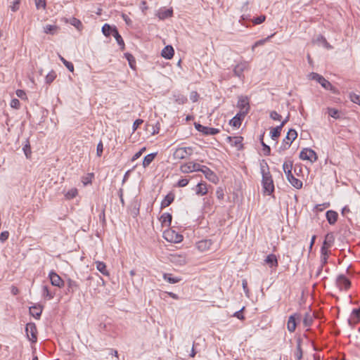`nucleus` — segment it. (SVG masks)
I'll return each instance as SVG.
<instances>
[{
    "mask_svg": "<svg viewBox=\"0 0 360 360\" xmlns=\"http://www.w3.org/2000/svg\"><path fill=\"white\" fill-rule=\"evenodd\" d=\"M260 170L262 176V185L263 192L266 195H271L274 191V184L272 176L269 171V166L265 160L260 163Z\"/></svg>",
    "mask_w": 360,
    "mask_h": 360,
    "instance_id": "f257e3e1",
    "label": "nucleus"
},
{
    "mask_svg": "<svg viewBox=\"0 0 360 360\" xmlns=\"http://www.w3.org/2000/svg\"><path fill=\"white\" fill-rule=\"evenodd\" d=\"M297 137V131L293 129H289V131H288V133L285 136V138L283 140V141L278 148V152L281 153V151H284V150L288 149L290 147L293 141H295Z\"/></svg>",
    "mask_w": 360,
    "mask_h": 360,
    "instance_id": "f03ea898",
    "label": "nucleus"
},
{
    "mask_svg": "<svg viewBox=\"0 0 360 360\" xmlns=\"http://www.w3.org/2000/svg\"><path fill=\"white\" fill-rule=\"evenodd\" d=\"M310 77L313 80L317 81L325 89L330 90L333 93L336 92V89L330 82L326 79L323 76L316 72H311Z\"/></svg>",
    "mask_w": 360,
    "mask_h": 360,
    "instance_id": "7ed1b4c3",
    "label": "nucleus"
},
{
    "mask_svg": "<svg viewBox=\"0 0 360 360\" xmlns=\"http://www.w3.org/2000/svg\"><path fill=\"white\" fill-rule=\"evenodd\" d=\"M163 236L165 240L171 243H177L183 240V236L172 229L164 231Z\"/></svg>",
    "mask_w": 360,
    "mask_h": 360,
    "instance_id": "20e7f679",
    "label": "nucleus"
},
{
    "mask_svg": "<svg viewBox=\"0 0 360 360\" xmlns=\"http://www.w3.org/2000/svg\"><path fill=\"white\" fill-rule=\"evenodd\" d=\"M192 147H183L176 148L174 151L173 156L176 160H182L188 156H191L193 153Z\"/></svg>",
    "mask_w": 360,
    "mask_h": 360,
    "instance_id": "39448f33",
    "label": "nucleus"
},
{
    "mask_svg": "<svg viewBox=\"0 0 360 360\" xmlns=\"http://www.w3.org/2000/svg\"><path fill=\"white\" fill-rule=\"evenodd\" d=\"M25 332L27 336L32 342H36L37 340V329L35 323H28L25 327Z\"/></svg>",
    "mask_w": 360,
    "mask_h": 360,
    "instance_id": "423d86ee",
    "label": "nucleus"
},
{
    "mask_svg": "<svg viewBox=\"0 0 360 360\" xmlns=\"http://www.w3.org/2000/svg\"><path fill=\"white\" fill-rule=\"evenodd\" d=\"M300 158L304 160H309L311 162L318 159L316 153L311 148H304L300 153Z\"/></svg>",
    "mask_w": 360,
    "mask_h": 360,
    "instance_id": "0eeeda50",
    "label": "nucleus"
},
{
    "mask_svg": "<svg viewBox=\"0 0 360 360\" xmlns=\"http://www.w3.org/2000/svg\"><path fill=\"white\" fill-rule=\"evenodd\" d=\"M194 126L196 130L201 132L203 135H215L219 133L220 130L217 128L205 127L200 123L195 122Z\"/></svg>",
    "mask_w": 360,
    "mask_h": 360,
    "instance_id": "6e6552de",
    "label": "nucleus"
},
{
    "mask_svg": "<svg viewBox=\"0 0 360 360\" xmlns=\"http://www.w3.org/2000/svg\"><path fill=\"white\" fill-rule=\"evenodd\" d=\"M335 283L340 290H347L351 287L350 281L343 274L338 276Z\"/></svg>",
    "mask_w": 360,
    "mask_h": 360,
    "instance_id": "1a4fd4ad",
    "label": "nucleus"
},
{
    "mask_svg": "<svg viewBox=\"0 0 360 360\" xmlns=\"http://www.w3.org/2000/svg\"><path fill=\"white\" fill-rule=\"evenodd\" d=\"M202 165L195 162H188L181 166V171L183 173H190L195 171H200Z\"/></svg>",
    "mask_w": 360,
    "mask_h": 360,
    "instance_id": "9d476101",
    "label": "nucleus"
},
{
    "mask_svg": "<svg viewBox=\"0 0 360 360\" xmlns=\"http://www.w3.org/2000/svg\"><path fill=\"white\" fill-rule=\"evenodd\" d=\"M301 319V315L300 314L295 313L289 316L288 323H287V328L290 332L292 333L295 330L297 326V320H300Z\"/></svg>",
    "mask_w": 360,
    "mask_h": 360,
    "instance_id": "9b49d317",
    "label": "nucleus"
},
{
    "mask_svg": "<svg viewBox=\"0 0 360 360\" xmlns=\"http://www.w3.org/2000/svg\"><path fill=\"white\" fill-rule=\"evenodd\" d=\"M49 277L51 285L58 288H62L64 285V281L55 271H51L49 274Z\"/></svg>",
    "mask_w": 360,
    "mask_h": 360,
    "instance_id": "f8f14e48",
    "label": "nucleus"
},
{
    "mask_svg": "<svg viewBox=\"0 0 360 360\" xmlns=\"http://www.w3.org/2000/svg\"><path fill=\"white\" fill-rule=\"evenodd\" d=\"M243 138L242 136H227L226 141L229 143L231 146L236 147L237 150H241L243 148L242 141Z\"/></svg>",
    "mask_w": 360,
    "mask_h": 360,
    "instance_id": "ddd939ff",
    "label": "nucleus"
},
{
    "mask_svg": "<svg viewBox=\"0 0 360 360\" xmlns=\"http://www.w3.org/2000/svg\"><path fill=\"white\" fill-rule=\"evenodd\" d=\"M200 172H202L205 177L212 183H216L218 180L217 175L209 167L202 165Z\"/></svg>",
    "mask_w": 360,
    "mask_h": 360,
    "instance_id": "4468645a",
    "label": "nucleus"
},
{
    "mask_svg": "<svg viewBox=\"0 0 360 360\" xmlns=\"http://www.w3.org/2000/svg\"><path fill=\"white\" fill-rule=\"evenodd\" d=\"M237 108L240 109V110L242 111H247V112H249L250 110V104H249V100L247 96H240L238 98V101L237 103Z\"/></svg>",
    "mask_w": 360,
    "mask_h": 360,
    "instance_id": "2eb2a0df",
    "label": "nucleus"
},
{
    "mask_svg": "<svg viewBox=\"0 0 360 360\" xmlns=\"http://www.w3.org/2000/svg\"><path fill=\"white\" fill-rule=\"evenodd\" d=\"M286 177L288 181L290 183V184L295 187V188L300 189L302 187V182L300 179L295 178L293 174H292V172H290L288 170V172H286Z\"/></svg>",
    "mask_w": 360,
    "mask_h": 360,
    "instance_id": "dca6fc26",
    "label": "nucleus"
},
{
    "mask_svg": "<svg viewBox=\"0 0 360 360\" xmlns=\"http://www.w3.org/2000/svg\"><path fill=\"white\" fill-rule=\"evenodd\" d=\"M248 68V63L246 61H243L236 65L233 69V74L235 76L240 78L242 77L243 72L245 69Z\"/></svg>",
    "mask_w": 360,
    "mask_h": 360,
    "instance_id": "f3484780",
    "label": "nucleus"
},
{
    "mask_svg": "<svg viewBox=\"0 0 360 360\" xmlns=\"http://www.w3.org/2000/svg\"><path fill=\"white\" fill-rule=\"evenodd\" d=\"M43 307L41 304H34L30 307V314L37 319H39L42 313Z\"/></svg>",
    "mask_w": 360,
    "mask_h": 360,
    "instance_id": "a211bd4d",
    "label": "nucleus"
},
{
    "mask_svg": "<svg viewBox=\"0 0 360 360\" xmlns=\"http://www.w3.org/2000/svg\"><path fill=\"white\" fill-rule=\"evenodd\" d=\"M335 238L333 233H328L325 236V240L321 248H324V250H328L333 244Z\"/></svg>",
    "mask_w": 360,
    "mask_h": 360,
    "instance_id": "6ab92c4d",
    "label": "nucleus"
},
{
    "mask_svg": "<svg viewBox=\"0 0 360 360\" xmlns=\"http://www.w3.org/2000/svg\"><path fill=\"white\" fill-rule=\"evenodd\" d=\"M66 283H67V290L70 293H74L75 292L78 290L79 288V285L77 283V282L71 278H68L66 281Z\"/></svg>",
    "mask_w": 360,
    "mask_h": 360,
    "instance_id": "aec40b11",
    "label": "nucleus"
},
{
    "mask_svg": "<svg viewBox=\"0 0 360 360\" xmlns=\"http://www.w3.org/2000/svg\"><path fill=\"white\" fill-rule=\"evenodd\" d=\"M360 320V307L354 309L352 312V317L348 319V323L350 326L358 323Z\"/></svg>",
    "mask_w": 360,
    "mask_h": 360,
    "instance_id": "412c9836",
    "label": "nucleus"
},
{
    "mask_svg": "<svg viewBox=\"0 0 360 360\" xmlns=\"http://www.w3.org/2000/svg\"><path fill=\"white\" fill-rule=\"evenodd\" d=\"M326 217L328 222L330 224H335L338 220V214L335 211L328 210L326 213Z\"/></svg>",
    "mask_w": 360,
    "mask_h": 360,
    "instance_id": "4be33fe9",
    "label": "nucleus"
},
{
    "mask_svg": "<svg viewBox=\"0 0 360 360\" xmlns=\"http://www.w3.org/2000/svg\"><path fill=\"white\" fill-rule=\"evenodd\" d=\"M174 53L173 47L170 45L166 46L162 51L161 56L166 59H171Z\"/></svg>",
    "mask_w": 360,
    "mask_h": 360,
    "instance_id": "5701e85b",
    "label": "nucleus"
},
{
    "mask_svg": "<svg viewBox=\"0 0 360 360\" xmlns=\"http://www.w3.org/2000/svg\"><path fill=\"white\" fill-rule=\"evenodd\" d=\"M174 200V194L172 192L169 193L161 202V209L169 206Z\"/></svg>",
    "mask_w": 360,
    "mask_h": 360,
    "instance_id": "b1692460",
    "label": "nucleus"
},
{
    "mask_svg": "<svg viewBox=\"0 0 360 360\" xmlns=\"http://www.w3.org/2000/svg\"><path fill=\"white\" fill-rule=\"evenodd\" d=\"M172 216L168 212H165L160 217V221L163 226H169L172 223Z\"/></svg>",
    "mask_w": 360,
    "mask_h": 360,
    "instance_id": "393cba45",
    "label": "nucleus"
},
{
    "mask_svg": "<svg viewBox=\"0 0 360 360\" xmlns=\"http://www.w3.org/2000/svg\"><path fill=\"white\" fill-rule=\"evenodd\" d=\"M302 340L300 338L297 339V348L294 354L297 360H301L302 359Z\"/></svg>",
    "mask_w": 360,
    "mask_h": 360,
    "instance_id": "a878e982",
    "label": "nucleus"
},
{
    "mask_svg": "<svg viewBox=\"0 0 360 360\" xmlns=\"http://www.w3.org/2000/svg\"><path fill=\"white\" fill-rule=\"evenodd\" d=\"M195 193L198 195H204L207 193V184L205 182L198 183L196 186Z\"/></svg>",
    "mask_w": 360,
    "mask_h": 360,
    "instance_id": "bb28decb",
    "label": "nucleus"
},
{
    "mask_svg": "<svg viewBox=\"0 0 360 360\" xmlns=\"http://www.w3.org/2000/svg\"><path fill=\"white\" fill-rule=\"evenodd\" d=\"M265 262L269 265L270 267H276L278 266L277 257L274 254L269 255L266 257Z\"/></svg>",
    "mask_w": 360,
    "mask_h": 360,
    "instance_id": "cd10ccee",
    "label": "nucleus"
},
{
    "mask_svg": "<svg viewBox=\"0 0 360 360\" xmlns=\"http://www.w3.org/2000/svg\"><path fill=\"white\" fill-rule=\"evenodd\" d=\"M212 241L210 240H203L199 241L197 244L198 248L201 251H205L210 248L212 245Z\"/></svg>",
    "mask_w": 360,
    "mask_h": 360,
    "instance_id": "c85d7f7f",
    "label": "nucleus"
},
{
    "mask_svg": "<svg viewBox=\"0 0 360 360\" xmlns=\"http://www.w3.org/2000/svg\"><path fill=\"white\" fill-rule=\"evenodd\" d=\"M173 10L172 8L160 10L158 16L160 19L164 20L165 18L172 16Z\"/></svg>",
    "mask_w": 360,
    "mask_h": 360,
    "instance_id": "c756f323",
    "label": "nucleus"
},
{
    "mask_svg": "<svg viewBox=\"0 0 360 360\" xmlns=\"http://www.w3.org/2000/svg\"><path fill=\"white\" fill-rule=\"evenodd\" d=\"M95 263L96 264L97 270L99 271L103 275H104V276L110 275L109 271L107 270L106 265L104 262H100V261H96Z\"/></svg>",
    "mask_w": 360,
    "mask_h": 360,
    "instance_id": "7c9ffc66",
    "label": "nucleus"
},
{
    "mask_svg": "<svg viewBox=\"0 0 360 360\" xmlns=\"http://www.w3.org/2000/svg\"><path fill=\"white\" fill-rule=\"evenodd\" d=\"M282 129L283 128L281 127H280L279 125L273 128L270 132L271 138L273 140L276 141L278 139V137L281 136Z\"/></svg>",
    "mask_w": 360,
    "mask_h": 360,
    "instance_id": "2f4dec72",
    "label": "nucleus"
},
{
    "mask_svg": "<svg viewBox=\"0 0 360 360\" xmlns=\"http://www.w3.org/2000/svg\"><path fill=\"white\" fill-rule=\"evenodd\" d=\"M139 207H140V204L138 202L137 200L134 201L131 204L130 212L134 217H137L138 214H139Z\"/></svg>",
    "mask_w": 360,
    "mask_h": 360,
    "instance_id": "473e14b6",
    "label": "nucleus"
},
{
    "mask_svg": "<svg viewBox=\"0 0 360 360\" xmlns=\"http://www.w3.org/2000/svg\"><path fill=\"white\" fill-rule=\"evenodd\" d=\"M157 153H150L147 155H146L143 160V167H147L154 160L155 158Z\"/></svg>",
    "mask_w": 360,
    "mask_h": 360,
    "instance_id": "72a5a7b5",
    "label": "nucleus"
},
{
    "mask_svg": "<svg viewBox=\"0 0 360 360\" xmlns=\"http://www.w3.org/2000/svg\"><path fill=\"white\" fill-rule=\"evenodd\" d=\"M115 29H117V28L115 27H111L108 24H105L102 27V32L105 36L109 37L110 35L113 34V32H114L113 30Z\"/></svg>",
    "mask_w": 360,
    "mask_h": 360,
    "instance_id": "f704fd0d",
    "label": "nucleus"
},
{
    "mask_svg": "<svg viewBox=\"0 0 360 360\" xmlns=\"http://www.w3.org/2000/svg\"><path fill=\"white\" fill-rule=\"evenodd\" d=\"M328 250H324V248H321V266H323L328 262Z\"/></svg>",
    "mask_w": 360,
    "mask_h": 360,
    "instance_id": "c9c22d12",
    "label": "nucleus"
},
{
    "mask_svg": "<svg viewBox=\"0 0 360 360\" xmlns=\"http://www.w3.org/2000/svg\"><path fill=\"white\" fill-rule=\"evenodd\" d=\"M42 295L48 300H51L54 297L55 292H52L47 285H44L42 288Z\"/></svg>",
    "mask_w": 360,
    "mask_h": 360,
    "instance_id": "e433bc0d",
    "label": "nucleus"
},
{
    "mask_svg": "<svg viewBox=\"0 0 360 360\" xmlns=\"http://www.w3.org/2000/svg\"><path fill=\"white\" fill-rule=\"evenodd\" d=\"M113 31L114 32H113L112 36L116 39L117 44L121 46V49H124V41H123L121 35L119 34V32L117 31V29H115Z\"/></svg>",
    "mask_w": 360,
    "mask_h": 360,
    "instance_id": "4c0bfd02",
    "label": "nucleus"
},
{
    "mask_svg": "<svg viewBox=\"0 0 360 360\" xmlns=\"http://www.w3.org/2000/svg\"><path fill=\"white\" fill-rule=\"evenodd\" d=\"M263 138H264V134L260 136L259 140H260V143L263 147L264 155L268 156L271 154V148H270L269 146L266 145L264 142Z\"/></svg>",
    "mask_w": 360,
    "mask_h": 360,
    "instance_id": "58836bf2",
    "label": "nucleus"
},
{
    "mask_svg": "<svg viewBox=\"0 0 360 360\" xmlns=\"http://www.w3.org/2000/svg\"><path fill=\"white\" fill-rule=\"evenodd\" d=\"M163 278L165 280H166L169 283H176L181 281L180 278L177 277H173L172 274H165L163 276Z\"/></svg>",
    "mask_w": 360,
    "mask_h": 360,
    "instance_id": "ea45409f",
    "label": "nucleus"
},
{
    "mask_svg": "<svg viewBox=\"0 0 360 360\" xmlns=\"http://www.w3.org/2000/svg\"><path fill=\"white\" fill-rule=\"evenodd\" d=\"M174 98L175 102L180 105H183L187 102L186 96L180 94L174 95Z\"/></svg>",
    "mask_w": 360,
    "mask_h": 360,
    "instance_id": "a19ab883",
    "label": "nucleus"
},
{
    "mask_svg": "<svg viewBox=\"0 0 360 360\" xmlns=\"http://www.w3.org/2000/svg\"><path fill=\"white\" fill-rule=\"evenodd\" d=\"M124 56H125L126 59L128 60L129 66L131 67V68L135 69V68H136V60H135L134 57L131 53H126L124 54Z\"/></svg>",
    "mask_w": 360,
    "mask_h": 360,
    "instance_id": "79ce46f5",
    "label": "nucleus"
},
{
    "mask_svg": "<svg viewBox=\"0 0 360 360\" xmlns=\"http://www.w3.org/2000/svg\"><path fill=\"white\" fill-rule=\"evenodd\" d=\"M70 23L74 27H75L78 30H81L82 29V22L76 18H70Z\"/></svg>",
    "mask_w": 360,
    "mask_h": 360,
    "instance_id": "37998d69",
    "label": "nucleus"
},
{
    "mask_svg": "<svg viewBox=\"0 0 360 360\" xmlns=\"http://www.w3.org/2000/svg\"><path fill=\"white\" fill-rule=\"evenodd\" d=\"M313 322V317L309 313H306L303 319V324L304 326H310Z\"/></svg>",
    "mask_w": 360,
    "mask_h": 360,
    "instance_id": "c03bdc74",
    "label": "nucleus"
},
{
    "mask_svg": "<svg viewBox=\"0 0 360 360\" xmlns=\"http://www.w3.org/2000/svg\"><path fill=\"white\" fill-rule=\"evenodd\" d=\"M77 195V189L75 188L69 190L65 195V198L68 200L72 199Z\"/></svg>",
    "mask_w": 360,
    "mask_h": 360,
    "instance_id": "a18cd8bd",
    "label": "nucleus"
},
{
    "mask_svg": "<svg viewBox=\"0 0 360 360\" xmlns=\"http://www.w3.org/2000/svg\"><path fill=\"white\" fill-rule=\"evenodd\" d=\"M56 77V73L52 70L46 76V83L50 84Z\"/></svg>",
    "mask_w": 360,
    "mask_h": 360,
    "instance_id": "49530a36",
    "label": "nucleus"
},
{
    "mask_svg": "<svg viewBox=\"0 0 360 360\" xmlns=\"http://www.w3.org/2000/svg\"><path fill=\"white\" fill-rule=\"evenodd\" d=\"M57 30V26L52 25H47L44 27V31L46 34H53Z\"/></svg>",
    "mask_w": 360,
    "mask_h": 360,
    "instance_id": "de8ad7c7",
    "label": "nucleus"
},
{
    "mask_svg": "<svg viewBox=\"0 0 360 360\" xmlns=\"http://www.w3.org/2000/svg\"><path fill=\"white\" fill-rule=\"evenodd\" d=\"M60 60L62 61V63L64 64V65L70 70V72L74 71V65L71 62H69L66 60L63 57L61 56H59Z\"/></svg>",
    "mask_w": 360,
    "mask_h": 360,
    "instance_id": "09e8293b",
    "label": "nucleus"
},
{
    "mask_svg": "<svg viewBox=\"0 0 360 360\" xmlns=\"http://www.w3.org/2000/svg\"><path fill=\"white\" fill-rule=\"evenodd\" d=\"M271 36H269L268 37H266V39H261V40H259L257 41H256L252 46V51H255V49L259 46H262L263 45L266 41H267L271 37Z\"/></svg>",
    "mask_w": 360,
    "mask_h": 360,
    "instance_id": "8fccbe9b",
    "label": "nucleus"
},
{
    "mask_svg": "<svg viewBox=\"0 0 360 360\" xmlns=\"http://www.w3.org/2000/svg\"><path fill=\"white\" fill-rule=\"evenodd\" d=\"M283 171L285 174H286V172H288V170H289L290 172H292V161L285 162L283 165Z\"/></svg>",
    "mask_w": 360,
    "mask_h": 360,
    "instance_id": "3c124183",
    "label": "nucleus"
},
{
    "mask_svg": "<svg viewBox=\"0 0 360 360\" xmlns=\"http://www.w3.org/2000/svg\"><path fill=\"white\" fill-rule=\"evenodd\" d=\"M242 122L238 119V117H233L231 120L229 124L236 128H239L241 125Z\"/></svg>",
    "mask_w": 360,
    "mask_h": 360,
    "instance_id": "603ef678",
    "label": "nucleus"
},
{
    "mask_svg": "<svg viewBox=\"0 0 360 360\" xmlns=\"http://www.w3.org/2000/svg\"><path fill=\"white\" fill-rule=\"evenodd\" d=\"M269 117L273 120L280 121L282 118L281 115L278 114L276 111L273 110L270 112Z\"/></svg>",
    "mask_w": 360,
    "mask_h": 360,
    "instance_id": "864d4df0",
    "label": "nucleus"
},
{
    "mask_svg": "<svg viewBox=\"0 0 360 360\" xmlns=\"http://www.w3.org/2000/svg\"><path fill=\"white\" fill-rule=\"evenodd\" d=\"M349 97L353 103L360 105V95L352 93Z\"/></svg>",
    "mask_w": 360,
    "mask_h": 360,
    "instance_id": "5fc2aeb1",
    "label": "nucleus"
},
{
    "mask_svg": "<svg viewBox=\"0 0 360 360\" xmlns=\"http://www.w3.org/2000/svg\"><path fill=\"white\" fill-rule=\"evenodd\" d=\"M103 144L102 141H100V142L98 143L96 147V155L98 157H101L103 154Z\"/></svg>",
    "mask_w": 360,
    "mask_h": 360,
    "instance_id": "6e6d98bb",
    "label": "nucleus"
},
{
    "mask_svg": "<svg viewBox=\"0 0 360 360\" xmlns=\"http://www.w3.org/2000/svg\"><path fill=\"white\" fill-rule=\"evenodd\" d=\"M328 114L330 117L337 119L338 117L339 111L335 108H328Z\"/></svg>",
    "mask_w": 360,
    "mask_h": 360,
    "instance_id": "4d7b16f0",
    "label": "nucleus"
},
{
    "mask_svg": "<svg viewBox=\"0 0 360 360\" xmlns=\"http://www.w3.org/2000/svg\"><path fill=\"white\" fill-rule=\"evenodd\" d=\"M265 19H266V16L264 15H262L257 18H255L252 20V22L255 25H259V24L262 23L265 20Z\"/></svg>",
    "mask_w": 360,
    "mask_h": 360,
    "instance_id": "13d9d810",
    "label": "nucleus"
},
{
    "mask_svg": "<svg viewBox=\"0 0 360 360\" xmlns=\"http://www.w3.org/2000/svg\"><path fill=\"white\" fill-rule=\"evenodd\" d=\"M248 113L246 110H240L234 117H238V119L242 122Z\"/></svg>",
    "mask_w": 360,
    "mask_h": 360,
    "instance_id": "bf43d9fd",
    "label": "nucleus"
},
{
    "mask_svg": "<svg viewBox=\"0 0 360 360\" xmlns=\"http://www.w3.org/2000/svg\"><path fill=\"white\" fill-rule=\"evenodd\" d=\"M11 107L18 109L20 107V101L17 98H13L11 101Z\"/></svg>",
    "mask_w": 360,
    "mask_h": 360,
    "instance_id": "052dcab7",
    "label": "nucleus"
},
{
    "mask_svg": "<svg viewBox=\"0 0 360 360\" xmlns=\"http://www.w3.org/2000/svg\"><path fill=\"white\" fill-rule=\"evenodd\" d=\"M9 236V233L8 231H3L0 234V241L4 243L5 242Z\"/></svg>",
    "mask_w": 360,
    "mask_h": 360,
    "instance_id": "680f3d73",
    "label": "nucleus"
},
{
    "mask_svg": "<svg viewBox=\"0 0 360 360\" xmlns=\"http://www.w3.org/2000/svg\"><path fill=\"white\" fill-rule=\"evenodd\" d=\"M46 5V0H38L36 1V6L38 9L40 8H45Z\"/></svg>",
    "mask_w": 360,
    "mask_h": 360,
    "instance_id": "e2e57ef3",
    "label": "nucleus"
},
{
    "mask_svg": "<svg viewBox=\"0 0 360 360\" xmlns=\"http://www.w3.org/2000/svg\"><path fill=\"white\" fill-rule=\"evenodd\" d=\"M20 0H14L13 2V5L11 6V8L12 11L15 12L19 8V4H20Z\"/></svg>",
    "mask_w": 360,
    "mask_h": 360,
    "instance_id": "0e129e2a",
    "label": "nucleus"
},
{
    "mask_svg": "<svg viewBox=\"0 0 360 360\" xmlns=\"http://www.w3.org/2000/svg\"><path fill=\"white\" fill-rule=\"evenodd\" d=\"M143 120L141 119H137L134 122L133 124V131H135L137 128L143 123Z\"/></svg>",
    "mask_w": 360,
    "mask_h": 360,
    "instance_id": "69168bd1",
    "label": "nucleus"
},
{
    "mask_svg": "<svg viewBox=\"0 0 360 360\" xmlns=\"http://www.w3.org/2000/svg\"><path fill=\"white\" fill-rule=\"evenodd\" d=\"M188 179H181L178 181L177 185L179 187H184L188 185Z\"/></svg>",
    "mask_w": 360,
    "mask_h": 360,
    "instance_id": "338daca9",
    "label": "nucleus"
},
{
    "mask_svg": "<svg viewBox=\"0 0 360 360\" xmlns=\"http://www.w3.org/2000/svg\"><path fill=\"white\" fill-rule=\"evenodd\" d=\"M198 94L196 91H192L190 95V99L193 102H196L198 101Z\"/></svg>",
    "mask_w": 360,
    "mask_h": 360,
    "instance_id": "774afa93",
    "label": "nucleus"
}]
</instances>
